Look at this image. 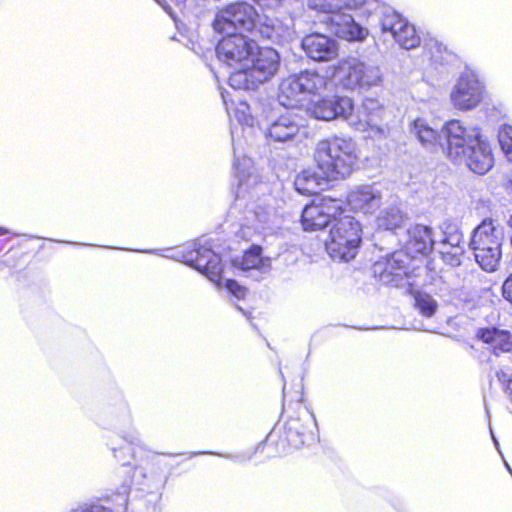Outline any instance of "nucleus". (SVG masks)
Listing matches in <instances>:
<instances>
[{"instance_id": "obj_17", "label": "nucleus", "mask_w": 512, "mask_h": 512, "mask_svg": "<svg viewBox=\"0 0 512 512\" xmlns=\"http://www.w3.org/2000/svg\"><path fill=\"white\" fill-rule=\"evenodd\" d=\"M41 248L42 246L36 245L31 238L21 239L3 254L1 264L4 268L22 271L28 267Z\"/></svg>"}, {"instance_id": "obj_18", "label": "nucleus", "mask_w": 512, "mask_h": 512, "mask_svg": "<svg viewBox=\"0 0 512 512\" xmlns=\"http://www.w3.org/2000/svg\"><path fill=\"white\" fill-rule=\"evenodd\" d=\"M306 55L317 62H327L337 57L338 44L336 41L321 33H310L301 42Z\"/></svg>"}, {"instance_id": "obj_4", "label": "nucleus", "mask_w": 512, "mask_h": 512, "mask_svg": "<svg viewBox=\"0 0 512 512\" xmlns=\"http://www.w3.org/2000/svg\"><path fill=\"white\" fill-rule=\"evenodd\" d=\"M213 27L219 33L239 28L256 39H269L274 32V27L262 22L256 9L246 2L231 3L221 9L213 21Z\"/></svg>"}, {"instance_id": "obj_25", "label": "nucleus", "mask_w": 512, "mask_h": 512, "mask_svg": "<svg viewBox=\"0 0 512 512\" xmlns=\"http://www.w3.org/2000/svg\"><path fill=\"white\" fill-rule=\"evenodd\" d=\"M228 83L236 90H253L260 84L250 67L233 71L228 77Z\"/></svg>"}, {"instance_id": "obj_34", "label": "nucleus", "mask_w": 512, "mask_h": 512, "mask_svg": "<svg viewBox=\"0 0 512 512\" xmlns=\"http://www.w3.org/2000/svg\"><path fill=\"white\" fill-rule=\"evenodd\" d=\"M403 224V216L399 212H386L383 217V225L386 229L394 230Z\"/></svg>"}, {"instance_id": "obj_21", "label": "nucleus", "mask_w": 512, "mask_h": 512, "mask_svg": "<svg viewBox=\"0 0 512 512\" xmlns=\"http://www.w3.org/2000/svg\"><path fill=\"white\" fill-rule=\"evenodd\" d=\"M329 181L333 180L320 171L317 173L311 169H304L295 176L293 185L294 189L299 194L303 196H314L323 191Z\"/></svg>"}, {"instance_id": "obj_28", "label": "nucleus", "mask_w": 512, "mask_h": 512, "mask_svg": "<svg viewBox=\"0 0 512 512\" xmlns=\"http://www.w3.org/2000/svg\"><path fill=\"white\" fill-rule=\"evenodd\" d=\"M406 274V267L401 265L398 260L390 258L383 263V269L380 272V277L385 282H394L401 279Z\"/></svg>"}, {"instance_id": "obj_19", "label": "nucleus", "mask_w": 512, "mask_h": 512, "mask_svg": "<svg viewBox=\"0 0 512 512\" xmlns=\"http://www.w3.org/2000/svg\"><path fill=\"white\" fill-rule=\"evenodd\" d=\"M434 244L432 228L415 224L408 230L405 251L412 258L425 257L432 252Z\"/></svg>"}, {"instance_id": "obj_14", "label": "nucleus", "mask_w": 512, "mask_h": 512, "mask_svg": "<svg viewBox=\"0 0 512 512\" xmlns=\"http://www.w3.org/2000/svg\"><path fill=\"white\" fill-rule=\"evenodd\" d=\"M309 110L319 120L329 121L339 117L349 119L354 103L347 96L322 97L312 103Z\"/></svg>"}, {"instance_id": "obj_37", "label": "nucleus", "mask_w": 512, "mask_h": 512, "mask_svg": "<svg viewBox=\"0 0 512 512\" xmlns=\"http://www.w3.org/2000/svg\"><path fill=\"white\" fill-rule=\"evenodd\" d=\"M76 512H112V510L100 504H90L81 507Z\"/></svg>"}, {"instance_id": "obj_35", "label": "nucleus", "mask_w": 512, "mask_h": 512, "mask_svg": "<svg viewBox=\"0 0 512 512\" xmlns=\"http://www.w3.org/2000/svg\"><path fill=\"white\" fill-rule=\"evenodd\" d=\"M499 139L503 146H508L512 151V126L504 125L499 132Z\"/></svg>"}, {"instance_id": "obj_31", "label": "nucleus", "mask_w": 512, "mask_h": 512, "mask_svg": "<svg viewBox=\"0 0 512 512\" xmlns=\"http://www.w3.org/2000/svg\"><path fill=\"white\" fill-rule=\"evenodd\" d=\"M462 254L463 249L458 245H453L449 250L440 251L442 261L452 267H456L461 264Z\"/></svg>"}, {"instance_id": "obj_22", "label": "nucleus", "mask_w": 512, "mask_h": 512, "mask_svg": "<svg viewBox=\"0 0 512 512\" xmlns=\"http://www.w3.org/2000/svg\"><path fill=\"white\" fill-rule=\"evenodd\" d=\"M299 129L298 122L291 115H281L268 127L266 138L273 142H285L295 137Z\"/></svg>"}, {"instance_id": "obj_29", "label": "nucleus", "mask_w": 512, "mask_h": 512, "mask_svg": "<svg viewBox=\"0 0 512 512\" xmlns=\"http://www.w3.org/2000/svg\"><path fill=\"white\" fill-rule=\"evenodd\" d=\"M412 294L415 308L418 309L423 316L431 317L437 309L435 300L425 292L415 291Z\"/></svg>"}, {"instance_id": "obj_20", "label": "nucleus", "mask_w": 512, "mask_h": 512, "mask_svg": "<svg viewBox=\"0 0 512 512\" xmlns=\"http://www.w3.org/2000/svg\"><path fill=\"white\" fill-rule=\"evenodd\" d=\"M250 62L252 64L249 67L260 83L271 78L277 72L279 67L278 53L276 50L268 47L259 48L258 45L254 56L250 59Z\"/></svg>"}, {"instance_id": "obj_1", "label": "nucleus", "mask_w": 512, "mask_h": 512, "mask_svg": "<svg viewBox=\"0 0 512 512\" xmlns=\"http://www.w3.org/2000/svg\"><path fill=\"white\" fill-rule=\"evenodd\" d=\"M313 160L322 174L333 181L343 180L358 166V147L351 137L334 135L317 143Z\"/></svg>"}, {"instance_id": "obj_32", "label": "nucleus", "mask_w": 512, "mask_h": 512, "mask_svg": "<svg viewBox=\"0 0 512 512\" xmlns=\"http://www.w3.org/2000/svg\"><path fill=\"white\" fill-rule=\"evenodd\" d=\"M225 288L238 300L245 299L248 294V288L241 285L234 279H227L225 282Z\"/></svg>"}, {"instance_id": "obj_30", "label": "nucleus", "mask_w": 512, "mask_h": 512, "mask_svg": "<svg viewBox=\"0 0 512 512\" xmlns=\"http://www.w3.org/2000/svg\"><path fill=\"white\" fill-rule=\"evenodd\" d=\"M383 107L373 99H366L363 103V114L367 127H376L382 119Z\"/></svg>"}, {"instance_id": "obj_5", "label": "nucleus", "mask_w": 512, "mask_h": 512, "mask_svg": "<svg viewBox=\"0 0 512 512\" xmlns=\"http://www.w3.org/2000/svg\"><path fill=\"white\" fill-rule=\"evenodd\" d=\"M504 229L492 218H485L473 231L469 247L475 261L487 272H494L502 258Z\"/></svg>"}, {"instance_id": "obj_26", "label": "nucleus", "mask_w": 512, "mask_h": 512, "mask_svg": "<svg viewBox=\"0 0 512 512\" xmlns=\"http://www.w3.org/2000/svg\"><path fill=\"white\" fill-rule=\"evenodd\" d=\"M263 249L260 245L253 244L243 252L240 260L242 270L261 269L267 265L269 259L262 256Z\"/></svg>"}, {"instance_id": "obj_15", "label": "nucleus", "mask_w": 512, "mask_h": 512, "mask_svg": "<svg viewBox=\"0 0 512 512\" xmlns=\"http://www.w3.org/2000/svg\"><path fill=\"white\" fill-rule=\"evenodd\" d=\"M460 155L466 166L476 174L487 173L494 164L492 149L486 141L476 136L474 143L467 146L463 152H455Z\"/></svg>"}, {"instance_id": "obj_23", "label": "nucleus", "mask_w": 512, "mask_h": 512, "mask_svg": "<svg viewBox=\"0 0 512 512\" xmlns=\"http://www.w3.org/2000/svg\"><path fill=\"white\" fill-rule=\"evenodd\" d=\"M446 136L450 152H452L453 148L461 149L462 151L467 148L466 145L468 144L470 135L461 121H449L446 125Z\"/></svg>"}, {"instance_id": "obj_9", "label": "nucleus", "mask_w": 512, "mask_h": 512, "mask_svg": "<svg viewBox=\"0 0 512 512\" xmlns=\"http://www.w3.org/2000/svg\"><path fill=\"white\" fill-rule=\"evenodd\" d=\"M256 38L230 31L222 37L216 47L218 58L229 67L245 66L257 50Z\"/></svg>"}, {"instance_id": "obj_7", "label": "nucleus", "mask_w": 512, "mask_h": 512, "mask_svg": "<svg viewBox=\"0 0 512 512\" xmlns=\"http://www.w3.org/2000/svg\"><path fill=\"white\" fill-rule=\"evenodd\" d=\"M330 68L331 77L346 90L369 88L381 82L378 67L367 65L354 57L343 58Z\"/></svg>"}, {"instance_id": "obj_36", "label": "nucleus", "mask_w": 512, "mask_h": 512, "mask_svg": "<svg viewBox=\"0 0 512 512\" xmlns=\"http://www.w3.org/2000/svg\"><path fill=\"white\" fill-rule=\"evenodd\" d=\"M502 296L505 300L512 303V273L502 284Z\"/></svg>"}, {"instance_id": "obj_2", "label": "nucleus", "mask_w": 512, "mask_h": 512, "mask_svg": "<svg viewBox=\"0 0 512 512\" xmlns=\"http://www.w3.org/2000/svg\"><path fill=\"white\" fill-rule=\"evenodd\" d=\"M375 0H309V7L325 13L323 23L336 37L347 41H362L368 32L350 12L366 11Z\"/></svg>"}, {"instance_id": "obj_3", "label": "nucleus", "mask_w": 512, "mask_h": 512, "mask_svg": "<svg viewBox=\"0 0 512 512\" xmlns=\"http://www.w3.org/2000/svg\"><path fill=\"white\" fill-rule=\"evenodd\" d=\"M362 241V224L344 212L330 225L324 245L333 260L349 262L357 256Z\"/></svg>"}, {"instance_id": "obj_27", "label": "nucleus", "mask_w": 512, "mask_h": 512, "mask_svg": "<svg viewBox=\"0 0 512 512\" xmlns=\"http://www.w3.org/2000/svg\"><path fill=\"white\" fill-rule=\"evenodd\" d=\"M140 446L133 440H124L119 447H113L114 457L122 466L131 465V461L136 459Z\"/></svg>"}, {"instance_id": "obj_12", "label": "nucleus", "mask_w": 512, "mask_h": 512, "mask_svg": "<svg viewBox=\"0 0 512 512\" xmlns=\"http://www.w3.org/2000/svg\"><path fill=\"white\" fill-rule=\"evenodd\" d=\"M313 439L311 422L308 418L290 417L284 426V430L278 444L283 451L290 452L298 450L310 443Z\"/></svg>"}, {"instance_id": "obj_24", "label": "nucleus", "mask_w": 512, "mask_h": 512, "mask_svg": "<svg viewBox=\"0 0 512 512\" xmlns=\"http://www.w3.org/2000/svg\"><path fill=\"white\" fill-rule=\"evenodd\" d=\"M412 132L424 146H435L439 143L441 138L440 132L421 118H417L413 121Z\"/></svg>"}, {"instance_id": "obj_8", "label": "nucleus", "mask_w": 512, "mask_h": 512, "mask_svg": "<svg viewBox=\"0 0 512 512\" xmlns=\"http://www.w3.org/2000/svg\"><path fill=\"white\" fill-rule=\"evenodd\" d=\"M345 212L341 201L329 196L312 199L301 212L300 223L306 232L321 231L328 227L336 217Z\"/></svg>"}, {"instance_id": "obj_16", "label": "nucleus", "mask_w": 512, "mask_h": 512, "mask_svg": "<svg viewBox=\"0 0 512 512\" xmlns=\"http://www.w3.org/2000/svg\"><path fill=\"white\" fill-rule=\"evenodd\" d=\"M478 341L486 345L491 356L499 358L512 354V332L498 326L480 327L475 333Z\"/></svg>"}, {"instance_id": "obj_39", "label": "nucleus", "mask_w": 512, "mask_h": 512, "mask_svg": "<svg viewBox=\"0 0 512 512\" xmlns=\"http://www.w3.org/2000/svg\"><path fill=\"white\" fill-rule=\"evenodd\" d=\"M8 233V230L4 227H0V236H3Z\"/></svg>"}, {"instance_id": "obj_10", "label": "nucleus", "mask_w": 512, "mask_h": 512, "mask_svg": "<svg viewBox=\"0 0 512 512\" xmlns=\"http://www.w3.org/2000/svg\"><path fill=\"white\" fill-rule=\"evenodd\" d=\"M183 262L205 275L217 286L222 284L223 264L221 257L210 248L197 246L183 254Z\"/></svg>"}, {"instance_id": "obj_11", "label": "nucleus", "mask_w": 512, "mask_h": 512, "mask_svg": "<svg viewBox=\"0 0 512 512\" xmlns=\"http://www.w3.org/2000/svg\"><path fill=\"white\" fill-rule=\"evenodd\" d=\"M381 29L391 33L395 42L404 49L410 50L420 45L421 38L415 26L396 11L384 13L381 19Z\"/></svg>"}, {"instance_id": "obj_6", "label": "nucleus", "mask_w": 512, "mask_h": 512, "mask_svg": "<svg viewBox=\"0 0 512 512\" xmlns=\"http://www.w3.org/2000/svg\"><path fill=\"white\" fill-rule=\"evenodd\" d=\"M330 84L329 78L315 69H305L290 74L279 86L278 100L287 108H297L311 96L324 93Z\"/></svg>"}, {"instance_id": "obj_13", "label": "nucleus", "mask_w": 512, "mask_h": 512, "mask_svg": "<svg viewBox=\"0 0 512 512\" xmlns=\"http://www.w3.org/2000/svg\"><path fill=\"white\" fill-rule=\"evenodd\" d=\"M483 92L484 87L478 79L462 75L451 92V101L460 110H471L481 103Z\"/></svg>"}, {"instance_id": "obj_40", "label": "nucleus", "mask_w": 512, "mask_h": 512, "mask_svg": "<svg viewBox=\"0 0 512 512\" xmlns=\"http://www.w3.org/2000/svg\"><path fill=\"white\" fill-rule=\"evenodd\" d=\"M510 184H512V178L509 180Z\"/></svg>"}, {"instance_id": "obj_33", "label": "nucleus", "mask_w": 512, "mask_h": 512, "mask_svg": "<svg viewBox=\"0 0 512 512\" xmlns=\"http://www.w3.org/2000/svg\"><path fill=\"white\" fill-rule=\"evenodd\" d=\"M496 378L501 384L504 394L512 404V377L506 371L500 369L496 371Z\"/></svg>"}, {"instance_id": "obj_38", "label": "nucleus", "mask_w": 512, "mask_h": 512, "mask_svg": "<svg viewBox=\"0 0 512 512\" xmlns=\"http://www.w3.org/2000/svg\"><path fill=\"white\" fill-rule=\"evenodd\" d=\"M156 1L158 3H160L166 10L170 9V3H172L178 7L184 6L186 3V0H156Z\"/></svg>"}]
</instances>
